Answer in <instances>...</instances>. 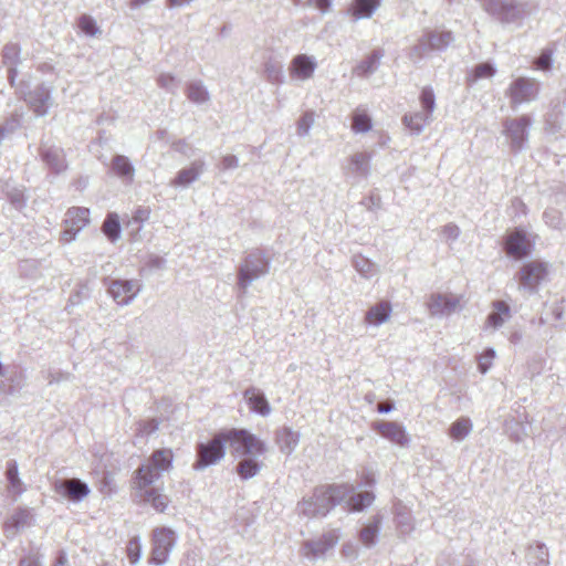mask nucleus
Listing matches in <instances>:
<instances>
[{
    "label": "nucleus",
    "instance_id": "nucleus-3",
    "mask_svg": "<svg viewBox=\"0 0 566 566\" xmlns=\"http://www.w3.org/2000/svg\"><path fill=\"white\" fill-rule=\"evenodd\" d=\"M90 222V210L84 207H72L66 211L64 219V231L61 240L64 243L71 242L76 233L85 228Z\"/></svg>",
    "mask_w": 566,
    "mask_h": 566
},
{
    "label": "nucleus",
    "instance_id": "nucleus-42",
    "mask_svg": "<svg viewBox=\"0 0 566 566\" xmlns=\"http://www.w3.org/2000/svg\"><path fill=\"white\" fill-rule=\"evenodd\" d=\"M314 123V114L313 113H305L301 119L298 120L297 129L301 134H306L310 129V127Z\"/></svg>",
    "mask_w": 566,
    "mask_h": 566
},
{
    "label": "nucleus",
    "instance_id": "nucleus-18",
    "mask_svg": "<svg viewBox=\"0 0 566 566\" xmlns=\"http://www.w3.org/2000/svg\"><path fill=\"white\" fill-rule=\"evenodd\" d=\"M62 485L66 491V496L72 501H80L90 492L87 485L76 479L65 480Z\"/></svg>",
    "mask_w": 566,
    "mask_h": 566
},
{
    "label": "nucleus",
    "instance_id": "nucleus-26",
    "mask_svg": "<svg viewBox=\"0 0 566 566\" xmlns=\"http://www.w3.org/2000/svg\"><path fill=\"white\" fill-rule=\"evenodd\" d=\"M352 128L356 133H366L371 128V120L365 111L356 109L352 117Z\"/></svg>",
    "mask_w": 566,
    "mask_h": 566
},
{
    "label": "nucleus",
    "instance_id": "nucleus-50",
    "mask_svg": "<svg viewBox=\"0 0 566 566\" xmlns=\"http://www.w3.org/2000/svg\"><path fill=\"white\" fill-rule=\"evenodd\" d=\"M379 57H380L379 55L374 54V55L370 57L369 65H368V66H367L363 72H364V73H365V72H368V71L374 66V64H376V63L378 62Z\"/></svg>",
    "mask_w": 566,
    "mask_h": 566
},
{
    "label": "nucleus",
    "instance_id": "nucleus-13",
    "mask_svg": "<svg viewBox=\"0 0 566 566\" xmlns=\"http://www.w3.org/2000/svg\"><path fill=\"white\" fill-rule=\"evenodd\" d=\"M511 316L510 305L504 301H494L492 303V312L486 317V325L497 328Z\"/></svg>",
    "mask_w": 566,
    "mask_h": 566
},
{
    "label": "nucleus",
    "instance_id": "nucleus-41",
    "mask_svg": "<svg viewBox=\"0 0 566 566\" xmlns=\"http://www.w3.org/2000/svg\"><path fill=\"white\" fill-rule=\"evenodd\" d=\"M151 210L149 207H138L134 210L132 221L135 223H143L150 218Z\"/></svg>",
    "mask_w": 566,
    "mask_h": 566
},
{
    "label": "nucleus",
    "instance_id": "nucleus-29",
    "mask_svg": "<svg viewBox=\"0 0 566 566\" xmlns=\"http://www.w3.org/2000/svg\"><path fill=\"white\" fill-rule=\"evenodd\" d=\"M7 479L9 481V489L14 493L22 492V483L18 475V465L14 461H11L7 465Z\"/></svg>",
    "mask_w": 566,
    "mask_h": 566
},
{
    "label": "nucleus",
    "instance_id": "nucleus-39",
    "mask_svg": "<svg viewBox=\"0 0 566 566\" xmlns=\"http://www.w3.org/2000/svg\"><path fill=\"white\" fill-rule=\"evenodd\" d=\"M78 27L84 33L88 35H94L97 32L95 21L88 15H82L80 18Z\"/></svg>",
    "mask_w": 566,
    "mask_h": 566
},
{
    "label": "nucleus",
    "instance_id": "nucleus-8",
    "mask_svg": "<svg viewBox=\"0 0 566 566\" xmlns=\"http://www.w3.org/2000/svg\"><path fill=\"white\" fill-rule=\"evenodd\" d=\"M373 428L380 436L396 444L406 446L408 442V437L403 428L396 422L378 421L373 424Z\"/></svg>",
    "mask_w": 566,
    "mask_h": 566
},
{
    "label": "nucleus",
    "instance_id": "nucleus-4",
    "mask_svg": "<svg viewBox=\"0 0 566 566\" xmlns=\"http://www.w3.org/2000/svg\"><path fill=\"white\" fill-rule=\"evenodd\" d=\"M533 249V243L528 239L526 232L522 229H515L506 234L504 239L505 253L515 259L521 260L527 256Z\"/></svg>",
    "mask_w": 566,
    "mask_h": 566
},
{
    "label": "nucleus",
    "instance_id": "nucleus-38",
    "mask_svg": "<svg viewBox=\"0 0 566 566\" xmlns=\"http://www.w3.org/2000/svg\"><path fill=\"white\" fill-rule=\"evenodd\" d=\"M495 358V353L492 349H486L479 357V369L481 373H486L489 368L492 366V363Z\"/></svg>",
    "mask_w": 566,
    "mask_h": 566
},
{
    "label": "nucleus",
    "instance_id": "nucleus-24",
    "mask_svg": "<svg viewBox=\"0 0 566 566\" xmlns=\"http://www.w3.org/2000/svg\"><path fill=\"white\" fill-rule=\"evenodd\" d=\"M430 115L426 113H413L403 117L405 125L415 133H419L429 123Z\"/></svg>",
    "mask_w": 566,
    "mask_h": 566
},
{
    "label": "nucleus",
    "instance_id": "nucleus-5",
    "mask_svg": "<svg viewBox=\"0 0 566 566\" xmlns=\"http://www.w3.org/2000/svg\"><path fill=\"white\" fill-rule=\"evenodd\" d=\"M520 284L528 290H535L547 276V266L541 261L525 263L518 271Z\"/></svg>",
    "mask_w": 566,
    "mask_h": 566
},
{
    "label": "nucleus",
    "instance_id": "nucleus-6",
    "mask_svg": "<svg viewBox=\"0 0 566 566\" xmlns=\"http://www.w3.org/2000/svg\"><path fill=\"white\" fill-rule=\"evenodd\" d=\"M174 532L169 528H156L153 534L151 560L155 564H163L167 560L168 554L174 545Z\"/></svg>",
    "mask_w": 566,
    "mask_h": 566
},
{
    "label": "nucleus",
    "instance_id": "nucleus-27",
    "mask_svg": "<svg viewBox=\"0 0 566 566\" xmlns=\"http://www.w3.org/2000/svg\"><path fill=\"white\" fill-rule=\"evenodd\" d=\"M451 40V32H432L426 35L424 43L432 49H442L447 46Z\"/></svg>",
    "mask_w": 566,
    "mask_h": 566
},
{
    "label": "nucleus",
    "instance_id": "nucleus-47",
    "mask_svg": "<svg viewBox=\"0 0 566 566\" xmlns=\"http://www.w3.org/2000/svg\"><path fill=\"white\" fill-rule=\"evenodd\" d=\"M20 566H40L36 558L27 557L20 560Z\"/></svg>",
    "mask_w": 566,
    "mask_h": 566
},
{
    "label": "nucleus",
    "instance_id": "nucleus-33",
    "mask_svg": "<svg viewBox=\"0 0 566 566\" xmlns=\"http://www.w3.org/2000/svg\"><path fill=\"white\" fill-rule=\"evenodd\" d=\"M187 97L193 103H202L208 99L207 91L198 84H191L186 91Z\"/></svg>",
    "mask_w": 566,
    "mask_h": 566
},
{
    "label": "nucleus",
    "instance_id": "nucleus-14",
    "mask_svg": "<svg viewBox=\"0 0 566 566\" xmlns=\"http://www.w3.org/2000/svg\"><path fill=\"white\" fill-rule=\"evenodd\" d=\"M144 502L149 503L157 512H165L169 504V497L160 489L147 488L138 492Z\"/></svg>",
    "mask_w": 566,
    "mask_h": 566
},
{
    "label": "nucleus",
    "instance_id": "nucleus-46",
    "mask_svg": "<svg viewBox=\"0 0 566 566\" xmlns=\"http://www.w3.org/2000/svg\"><path fill=\"white\" fill-rule=\"evenodd\" d=\"M175 81L174 76L164 74L158 78V84L163 87H168Z\"/></svg>",
    "mask_w": 566,
    "mask_h": 566
},
{
    "label": "nucleus",
    "instance_id": "nucleus-48",
    "mask_svg": "<svg viewBox=\"0 0 566 566\" xmlns=\"http://www.w3.org/2000/svg\"><path fill=\"white\" fill-rule=\"evenodd\" d=\"M392 406L390 403H387V402H380L377 405V410L380 412V413H385V412H389L391 410Z\"/></svg>",
    "mask_w": 566,
    "mask_h": 566
},
{
    "label": "nucleus",
    "instance_id": "nucleus-49",
    "mask_svg": "<svg viewBox=\"0 0 566 566\" xmlns=\"http://www.w3.org/2000/svg\"><path fill=\"white\" fill-rule=\"evenodd\" d=\"M67 565V557L64 553H61L56 558L55 566H66Z\"/></svg>",
    "mask_w": 566,
    "mask_h": 566
},
{
    "label": "nucleus",
    "instance_id": "nucleus-15",
    "mask_svg": "<svg viewBox=\"0 0 566 566\" xmlns=\"http://www.w3.org/2000/svg\"><path fill=\"white\" fill-rule=\"evenodd\" d=\"M244 397L247 398L251 410L262 416H266L270 413L269 402L259 390L254 388L247 389L244 392Z\"/></svg>",
    "mask_w": 566,
    "mask_h": 566
},
{
    "label": "nucleus",
    "instance_id": "nucleus-12",
    "mask_svg": "<svg viewBox=\"0 0 566 566\" xmlns=\"http://www.w3.org/2000/svg\"><path fill=\"white\" fill-rule=\"evenodd\" d=\"M315 67L316 64L310 56L300 54L292 60L290 73L293 77L306 80L313 75Z\"/></svg>",
    "mask_w": 566,
    "mask_h": 566
},
{
    "label": "nucleus",
    "instance_id": "nucleus-35",
    "mask_svg": "<svg viewBox=\"0 0 566 566\" xmlns=\"http://www.w3.org/2000/svg\"><path fill=\"white\" fill-rule=\"evenodd\" d=\"M377 533H378V522L364 527L359 534V539L364 545L370 546L371 544H374Z\"/></svg>",
    "mask_w": 566,
    "mask_h": 566
},
{
    "label": "nucleus",
    "instance_id": "nucleus-31",
    "mask_svg": "<svg viewBox=\"0 0 566 566\" xmlns=\"http://www.w3.org/2000/svg\"><path fill=\"white\" fill-rule=\"evenodd\" d=\"M113 169L114 171L122 177H132L133 176V167L130 166L128 159L124 156H116L113 159Z\"/></svg>",
    "mask_w": 566,
    "mask_h": 566
},
{
    "label": "nucleus",
    "instance_id": "nucleus-11",
    "mask_svg": "<svg viewBox=\"0 0 566 566\" xmlns=\"http://www.w3.org/2000/svg\"><path fill=\"white\" fill-rule=\"evenodd\" d=\"M108 291L117 304L124 305L135 296L137 289L132 281H114Z\"/></svg>",
    "mask_w": 566,
    "mask_h": 566
},
{
    "label": "nucleus",
    "instance_id": "nucleus-19",
    "mask_svg": "<svg viewBox=\"0 0 566 566\" xmlns=\"http://www.w3.org/2000/svg\"><path fill=\"white\" fill-rule=\"evenodd\" d=\"M379 6V0H355L352 7V14L356 19L368 18Z\"/></svg>",
    "mask_w": 566,
    "mask_h": 566
},
{
    "label": "nucleus",
    "instance_id": "nucleus-9",
    "mask_svg": "<svg viewBox=\"0 0 566 566\" xmlns=\"http://www.w3.org/2000/svg\"><path fill=\"white\" fill-rule=\"evenodd\" d=\"M161 472L151 467L149 463L142 464L134 473L133 488L137 492H142L160 478Z\"/></svg>",
    "mask_w": 566,
    "mask_h": 566
},
{
    "label": "nucleus",
    "instance_id": "nucleus-1",
    "mask_svg": "<svg viewBox=\"0 0 566 566\" xmlns=\"http://www.w3.org/2000/svg\"><path fill=\"white\" fill-rule=\"evenodd\" d=\"M224 443H228L233 455L258 457L266 451L264 442L245 429H228L218 432L208 443L198 446L196 469L217 463L224 457Z\"/></svg>",
    "mask_w": 566,
    "mask_h": 566
},
{
    "label": "nucleus",
    "instance_id": "nucleus-21",
    "mask_svg": "<svg viewBox=\"0 0 566 566\" xmlns=\"http://www.w3.org/2000/svg\"><path fill=\"white\" fill-rule=\"evenodd\" d=\"M336 543V538L332 535L325 538L324 543H306L303 547V555L312 557L324 554L329 547Z\"/></svg>",
    "mask_w": 566,
    "mask_h": 566
},
{
    "label": "nucleus",
    "instance_id": "nucleus-28",
    "mask_svg": "<svg viewBox=\"0 0 566 566\" xmlns=\"http://www.w3.org/2000/svg\"><path fill=\"white\" fill-rule=\"evenodd\" d=\"M374 494L370 492H363L350 496L348 506L350 511H361L365 507L371 505L374 502Z\"/></svg>",
    "mask_w": 566,
    "mask_h": 566
},
{
    "label": "nucleus",
    "instance_id": "nucleus-2",
    "mask_svg": "<svg viewBox=\"0 0 566 566\" xmlns=\"http://www.w3.org/2000/svg\"><path fill=\"white\" fill-rule=\"evenodd\" d=\"M350 491L347 485L322 486L315 491L312 497L303 500L301 511L306 516H324L335 504L342 501Z\"/></svg>",
    "mask_w": 566,
    "mask_h": 566
},
{
    "label": "nucleus",
    "instance_id": "nucleus-10",
    "mask_svg": "<svg viewBox=\"0 0 566 566\" xmlns=\"http://www.w3.org/2000/svg\"><path fill=\"white\" fill-rule=\"evenodd\" d=\"M531 120L527 116H521L505 123V132L516 147H521L526 137V129Z\"/></svg>",
    "mask_w": 566,
    "mask_h": 566
},
{
    "label": "nucleus",
    "instance_id": "nucleus-43",
    "mask_svg": "<svg viewBox=\"0 0 566 566\" xmlns=\"http://www.w3.org/2000/svg\"><path fill=\"white\" fill-rule=\"evenodd\" d=\"M535 65L538 69L547 70L551 65V53L543 52L535 61Z\"/></svg>",
    "mask_w": 566,
    "mask_h": 566
},
{
    "label": "nucleus",
    "instance_id": "nucleus-34",
    "mask_svg": "<svg viewBox=\"0 0 566 566\" xmlns=\"http://www.w3.org/2000/svg\"><path fill=\"white\" fill-rule=\"evenodd\" d=\"M369 158L370 156L366 153H357L353 155L349 159L350 170L354 172H365Z\"/></svg>",
    "mask_w": 566,
    "mask_h": 566
},
{
    "label": "nucleus",
    "instance_id": "nucleus-23",
    "mask_svg": "<svg viewBox=\"0 0 566 566\" xmlns=\"http://www.w3.org/2000/svg\"><path fill=\"white\" fill-rule=\"evenodd\" d=\"M260 469L261 464L252 458L243 459L237 465V472L243 480L253 478L258 474Z\"/></svg>",
    "mask_w": 566,
    "mask_h": 566
},
{
    "label": "nucleus",
    "instance_id": "nucleus-52",
    "mask_svg": "<svg viewBox=\"0 0 566 566\" xmlns=\"http://www.w3.org/2000/svg\"><path fill=\"white\" fill-rule=\"evenodd\" d=\"M224 161L227 163V167H231L235 164V158L229 157V158H226Z\"/></svg>",
    "mask_w": 566,
    "mask_h": 566
},
{
    "label": "nucleus",
    "instance_id": "nucleus-45",
    "mask_svg": "<svg viewBox=\"0 0 566 566\" xmlns=\"http://www.w3.org/2000/svg\"><path fill=\"white\" fill-rule=\"evenodd\" d=\"M312 2L322 12H325L329 7V0H312Z\"/></svg>",
    "mask_w": 566,
    "mask_h": 566
},
{
    "label": "nucleus",
    "instance_id": "nucleus-17",
    "mask_svg": "<svg viewBox=\"0 0 566 566\" xmlns=\"http://www.w3.org/2000/svg\"><path fill=\"white\" fill-rule=\"evenodd\" d=\"M391 312V306L388 302H380L370 307L366 314L365 321L370 325H379L387 321Z\"/></svg>",
    "mask_w": 566,
    "mask_h": 566
},
{
    "label": "nucleus",
    "instance_id": "nucleus-37",
    "mask_svg": "<svg viewBox=\"0 0 566 566\" xmlns=\"http://www.w3.org/2000/svg\"><path fill=\"white\" fill-rule=\"evenodd\" d=\"M126 552H127V557H128L129 562L132 564L137 563L140 557V552H142L139 541L137 538L129 539L127 547H126Z\"/></svg>",
    "mask_w": 566,
    "mask_h": 566
},
{
    "label": "nucleus",
    "instance_id": "nucleus-44",
    "mask_svg": "<svg viewBox=\"0 0 566 566\" xmlns=\"http://www.w3.org/2000/svg\"><path fill=\"white\" fill-rule=\"evenodd\" d=\"M19 55V48L17 45H7L3 50V57L17 60Z\"/></svg>",
    "mask_w": 566,
    "mask_h": 566
},
{
    "label": "nucleus",
    "instance_id": "nucleus-20",
    "mask_svg": "<svg viewBox=\"0 0 566 566\" xmlns=\"http://www.w3.org/2000/svg\"><path fill=\"white\" fill-rule=\"evenodd\" d=\"M102 230L111 241H116L119 238L120 233L118 214L114 212L108 213L103 223Z\"/></svg>",
    "mask_w": 566,
    "mask_h": 566
},
{
    "label": "nucleus",
    "instance_id": "nucleus-40",
    "mask_svg": "<svg viewBox=\"0 0 566 566\" xmlns=\"http://www.w3.org/2000/svg\"><path fill=\"white\" fill-rule=\"evenodd\" d=\"M473 74H474V80L483 78V77H491L494 75V69L489 63H481L475 66Z\"/></svg>",
    "mask_w": 566,
    "mask_h": 566
},
{
    "label": "nucleus",
    "instance_id": "nucleus-25",
    "mask_svg": "<svg viewBox=\"0 0 566 566\" xmlns=\"http://www.w3.org/2000/svg\"><path fill=\"white\" fill-rule=\"evenodd\" d=\"M472 429V423L468 418H460L452 423L449 434L454 440L464 439Z\"/></svg>",
    "mask_w": 566,
    "mask_h": 566
},
{
    "label": "nucleus",
    "instance_id": "nucleus-7",
    "mask_svg": "<svg viewBox=\"0 0 566 566\" xmlns=\"http://www.w3.org/2000/svg\"><path fill=\"white\" fill-rule=\"evenodd\" d=\"M537 87L534 81L518 77L507 90V96L511 98L513 106L530 102L537 95Z\"/></svg>",
    "mask_w": 566,
    "mask_h": 566
},
{
    "label": "nucleus",
    "instance_id": "nucleus-30",
    "mask_svg": "<svg viewBox=\"0 0 566 566\" xmlns=\"http://www.w3.org/2000/svg\"><path fill=\"white\" fill-rule=\"evenodd\" d=\"M419 99L424 113L431 116L436 104L433 90L431 87H423Z\"/></svg>",
    "mask_w": 566,
    "mask_h": 566
},
{
    "label": "nucleus",
    "instance_id": "nucleus-51",
    "mask_svg": "<svg viewBox=\"0 0 566 566\" xmlns=\"http://www.w3.org/2000/svg\"><path fill=\"white\" fill-rule=\"evenodd\" d=\"M250 279H251V277H250V275H249V273H248V270H247V269H244V268H243V269H241V271H240V281L243 283V282H245V281H249Z\"/></svg>",
    "mask_w": 566,
    "mask_h": 566
},
{
    "label": "nucleus",
    "instance_id": "nucleus-32",
    "mask_svg": "<svg viewBox=\"0 0 566 566\" xmlns=\"http://www.w3.org/2000/svg\"><path fill=\"white\" fill-rule=\"evenodd\" d=\"M199 174H200V169L198 167H190L187 169H182L181 171H179L177 178L174 181V185H177V186L188 185V184L192 182L193 180H196L197 177L199 176Z\"/></svg>",
    "mask_w": 566,
    "mask_h": 566
},
{
    "label": "nucleus",
    "instance_id": "nucleus-36",
    "mask_svg": "<svg viewBox=\"0 0 566 566\" xmlns=\"http://www.w3.org/2000/svg\"><path fill=\"white\" fill-rule=\"evenodd\" d=\"M158 429V422L155 419L139 421L136 428V434L145 437L154 433Z\"/></svg>",
    "mask_w": 566,
    "mask_h": 566
},
{
    "label": "nucleus",
    "instance_id": "nucleus-16",
    "mask_svg": "<svg viewBox=\"0 0 566 566\" xmlns=\"http://www.w3.org/2000/svg\"><path fill=\"white\" fill-rule=\"evenodd\" d=\"M174 453L170 449H159L151 453L147 463L159 472L168 471L172 467Z\"/></svg>",
    "mask_w": 566,
    "mask_h": 566
},
{
    "label": "nucleus",
    "instance_id": "nucleus-22",
    "mask_svg": "<svg viewBox=\"0 0 566 566\" xmlns=\"http://www.w3.org/2000/svg\"><path fill=\"white\" fill-rule=\"evenodd\" d=\"M457 305L458 301H451L448 296L440 294L432 295L429 302V308L433 314L451 311Z\"/></svg>",
    "mask_w": 566,
    "mask_h": 566
}]
</instances>
